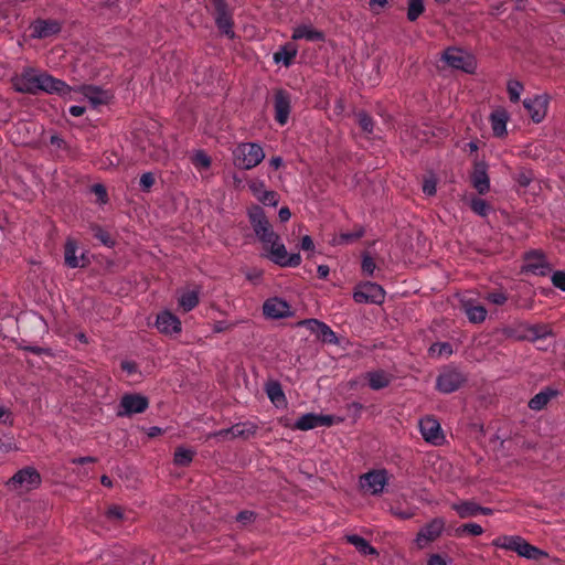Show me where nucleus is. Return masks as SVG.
<instances>
[{"label": "nucleus", "mask_w": 565, "mask_h": 565, "mask_svg": "<svg viewBox=\"0 0 565 565\" xmlns=\"http://www.w3.org/2000/svg\"><path fill=\"white\" fill-rule=\"evenodd\" d=\"M266 394L270 402L277 407L286 404V396L278 382H270L266 385Z\"/></svg>", "instance_id": "obj_31"}, {"label": "nucleus", "mask_w": 565, "mask_h": 565, "mask_svg": "<svg viewBox=\"0 0 565 565\" xmlns=\"http://www.w3.org/2000/svg\"><path fill=\"white\" fill-rule=\"evenodd\" d=\"M198 303L199 297L195 291H188L183 294L179 300V305L184 311L192 310Z\"/></svg>", "instance_id": "obj_36"}, {"label": "nucleus", "mask_w": 565, "mask_h": 565, "mask_svg": "<svg viewBox=\"0 0 565 565\" xmlns=\"http://www.w3.org/2000/svg\"><path fill=\"white\" fill-rule=\"evenodd\" d=\"M94 192L103 200L106 196V190L103 185H94Z\"/></svg>", "instance_id": "obj_64"}, {"label": "nucleus", "mask_w": 565, "mask_h": 565, "mask_svg": "<svg viewBox=\"0 0 565 565\" xmlns=\"http://www.w3.org/2000/svg\"><path fill=\"white\" fill-rule=\"evenodd\" d=\"M419 429L423 438L435 446H439L445 441L439 422L430 416L419 420Z\"/></svg>", "instance_id": "obj_12"}, {"label": "nucleus", "mask_w": 565, "mask_h": 565, "mask_svg": "<svg viewBox=\"0 0 565 565\" xmlns=\"http://www.w3.org/2000/svg\"><path fill=\"white\" fill-rule=\"evenodd\" d=\"M429 353L433 356L441 358V356H449L452 353L451 345L449 343H434L429 348Z\"/></svg>", "instance_id": "obj_38"}, {"label": "nucleus", "mask_w": 565, "mask_h": 565, "mask_svg": "<svg viewBox=\"0 0 565 565\" xmlns=\"http://www.w3.org/2000/svg\"><path fill=\"white\" fill-rule=\"evenodd\" d=\"M446 521L443 518H435L425 524L416 535L415 544L418 548H425L428 544L435 542L444 532Z\"/></svg>", "instance_id": "obj_8"}, {"label": "nucleus", "mask_w": 565, "mask_h": 565, "mask_svg": "<svg viewBox=\"0 0 565 565\" xmlns=\"http://www.w3.org/2000/svg\"><path fill=\"white\" fill-rule=\"evenodd\" d=\"M465 313L472 323H480L486 320L487 310L483 306L465 303Z\"/></svg>", "instance_id": "obj_33"}, {"label": "nucleus", "mask_w": 565, "mask_h": 565, "mask_svg": "<svg viewBox=\"0 0 565 565\" xmlns=\"http://www.w3.org/2000/svg\"><path fill=\"white\" fill-rule=\"evenodd\" d=\"M278 215L281 222H287L290 218L291 213L288 207H281Z\"/></svg>", "instance_id": "obj_59"}, {"label": "nucleus", "mask_w": 565, "mask_h": 565, "mask_svg": "<svg viewBox=\"0 0 565 565\" xmlns=\"http://www.w3.org/2000/svg\"><path fill=\"white\" fill-rule=\"evenodd\" d=\"M317 271L320 278L326 279L330 273V269L327 265H319Z\"/></svg>", "instance_id": "obj_60"}, {"label": "nucleus", "mask_w": 565, "mask_h": 565, "mask_svg": "<svg viewBox=\"0 0 565 565\" xmlns=\"http://www.w3.org/2000/svg\"><path fill=\"white\" fill-rule=\"evenodd\" d=\"M71 89L74 98H68L70 100L87 99L93 107L105 105L113 97L108 90L94 85L71 86Z\"/></svg>", "instance_id": "obj_5"}, {"label": "nucleus", "mask_w": 565, "mask_h": 565, "mask_svg": "<svg viewBox=\"0 0 565 565\" xmlns=\"http://www.w3.org/2000/svg\"><path fill=\"white\" fill-rule=\"evenodd\" d=\"M248 188L257 200L266 192L265 183L262 180H252L248 183Z\"/></svg>", "instance_id": "obj_45"}, {"label": "nucleus", "mask_w": 565, "mask_h": 565, "mask_svg": "<svg viewBox=\"0 0 565 565\" xmlns=\"http://www.w3.org/2000/svg\"><path fill=\"white\" fill-rule=\"evenodd\" d=\"M77 243L72 238H67L65 243L64 258L65 264L71 268L84 267L86 265V258L84 253L77 255Z\"/></svg>", "instance_id": "obj_22"}, {"label": "nucleus", "mask_w": 565, "mask_h": 565, "mask_svg": "<svg viewBox=\"0 0 565 565\" xmlns=\"http://www.w3.org/2000/svg\"><path fill=\"white\" fill-rule=\"evenodd\" d=\"M333 423L332 416L307 413L297 419L294 428L298 430H309L320 426H331Z\"/></svg>", "instance_id": "obj_16"}, {"label": "nucleus", "mask_w": 565, "mask_h": 565, "mask_svg": "<svg viewBox=\"0 0 565 565\" xmlns=\"http://www.w3.org/2000/svg\"><path fill=\"white\" fill-rule=\"evenodd\" d=\"M301 324H307L311 330L317 331L323 341L329 343L337 342L335 333L326 323L310 319L302 321Z\"/></svg>", "instance_id": "obj_27"}, {"label": "nucleus", "mask_w": 565, "mask_h": 565, "mask_svg": "<svg viewBox=\"0 0 565 565\" xmlns=\"http://www.w3.org/2000/svg\"><path fill=\"white\" fill-rule=\"evenodd\" d=\"M451 509L457 512L459 518L468 519L479 515V504L475 501H459L451 504Z\"/></svg>", "instance_id": "obj_28"}, {"label": "nucleus", "mask_w": 565, "mask_h": 565, "mask_svg": "<svg viewBox=\"0 0 565 565\" xmlns=\"http://www.w3.org/2000/svg\"><path fill=\"white\" fill-rule=\"evenodd\" d=\"M444 60L449 66L466 73H473L477 67L473 55L457 47L448 49L444 53Z\"/></svg>", "instance_id": "obj_7"}, {"label": "nucleus", "mask_w": 565, "mask_h": 565, "mask_svg": "<svg viewBox=\"0 0 565 565\" xmlns=\"http://www.w3.org/2000/svg\"><path fill=\"white\" fill-rule=\"evenodd\" d=\"M192 163L199 170L207 169L211 166V159L205 152L198 151L192 157Z\"/></svg>", "instance_id": "obj_42"}, {"label": "nucleus", "mask_w": 565, "mask_h": 565, "mask_svg": "<svg viewBox=\"0 0 565 565\" xmlns=\"http://www.w3.org/2000/svg\"><path fill=\"white\" fill-rule=\"evenodd\" d=\"M264 315L271 319H281L291 315L289 305L279 298H270L263 306Z\"/></svg>", "instance_id": "obj_20"}, {"label": "nucleus", "mask_w": 565, "mask_h": 565, "mask_svg": "<svg viewBox=\"0 0 565 565\" xmlns=\"http://www.w3.org/2000/svg\"><path fill=\"white\" fill-rule=\"evenodd\" d=\"M427 565H448V561L440 554H431L427 561Z\"/></svg>", "instance_id": "obj_53"}, {"label": "nucleus", "mask_w": 565, "mask_h": 565, "mask_svg": "<svg viewBox=\"0 0 565 565\" xmlns=\"http://www.w3.org/2000/svg\"><path fill=\"white\" fill-rule=\"evenodd\" d=\"M254 519V513L250 512V511H243V512H239L236 516V520L238 522H242L244 524L250 522L252 520Z\"/></svg>", "instance_id": "obj_57"}, {"label": "nucleus", "mask_w": 565, "mask_h": 565, "mask_svg": "<svg viewBox=\"0 0 565 565\" xmlns=\"http://www.w3.org/2000/svg\"><path fill=\"white\" fill-rule=\"evenodd\" d=\"M0 423L12 424V415L8 408L0 407Z\"/></svg>", "instance_id": "obj_56"}, {"label": "nucleus", "mask_w": 565, "mask_h": 565, "mask_svg": "<svg viewBox=\"0 0 565 565\" xmlns=\"http://www.w3.org/2000/svg\"><path fill=\"white\" fill-rule=\"evenodd\" d=\"M41 482V477L39 472L32 468L26 467L21 470H19L9 481L8 486L13 490L19 489H34L36 488Z\"/></svg>", "instance_id": "obj_10"}, {"label": "nucleus", "mask_w": 565, "mask_h": 565, "mask_svg": "<svg viewBox=\"0 0 565 565\" xmlns=\"http://www.w3.org/2000/svg\"><path fill=\"white\" fill-rule=\"evenodd\" d=\"M14 87L20 93L35 94L39 90L56 94L62 98H74L71 86L64 81L53 77L46 72H38L32 67L24 68L14 79Z\"/></svg>", "instance_id": "obj_2"}, {"label": "nucleus", "mask_w": 565, "mask_h": 565, "mask_svg": "<svg viewBox=\"0 0 565 565\" xmlns=\"http://www.w3.org/2000/svg\"><path fill=\"white\" fill-rule=\"evenodd\" d=\"M465 382V377L456 369H447L437 377L436 386L441 393L449 394L457 391Z\"/></svg>", "instance_id": "obj_14"}, {"label": "nucleus", "mask_w": 565, "mask_h": 565, "mask_svg": "<svg viewBox=\"0 0 565 565\" xmlns=\"http://www.w3.org/2000/svg\"><path fill=\"white\" fill-rule=\"evenodd\" d=\"M486 300H488L491 303L501 306L508 300V297L505 294H503L501 291H494V292H489L486 296Z\"/></svg>", "instance_id": "obj_47"}, {"label": "nucleus", "mask_w": 565, "mask_h": 565, "mask_svg": "<svg viewBox=\"0 0 565 565\" xmlns=\"http://www.w3.org/2000/svg\"><path fill=\"white\" fill-rule=\"evenodd\" d=\"M523 270L536 276H546L551 273L552 267L542 253L533 250L525 255Z\"/></svg>", "instance_id": "obj_15"}, {"label": "nucleus", "mask_w": 565, "mask_h": 565, "mask_svg": "<svg viewBox=\"0 0 565 565\" xmlns=\"http://www.w3.org/2000/svg\"><path fill=\"white\" fill-rule=\"evenodd\" d=\"M471 210L480 215V216H487L490 211V205L482 199L475 198L470 202Z\"/></svg>", "instance_id": "obj_39"}, {"label": "nucleus", "mask_w": 565, "mask_h": 565, "mask_svg": "<svg viewBox=\"0 0 565 565\" xmlns=\"http://www.w3.org/2000/svg\"><path fill=\"white\" fill-rule=\"evenodd\" d=\"M548 99L545 95H535L523 100L524 108L535 122H540L546 116Z\"/></svg>", "instance_id": "obj_18"}, {"label": "nucleus", "mask_w": 565, "mask_h": 565, "mask_svg": "<svg viewBox=\"0 0 565 565\" xmlns=\"http://www.w3.org/2000/svg\"><path fill=\"white\" fill-rule=\"evenodd\" d=\"M248 215L256 236L263 243L264 248L269 252V257L275 264L281 267H297L300 265V254L287 253L285 245L280 243L278 234L273 230L262 207L253 206Z\"/></svg>", "instance_id": "obj_1"}, {"label": "nucleus", "mask_w": 565, "mask_h": 565, "mask_svg": "<svg viewBox=\"0 0 565 565\" xmlns=\"http://www.w3.org/2000/svg\"><path fill=\"white\" fill-rule=\"evenodd\" d=\"M215 11V23L218 30L233 39L235 33L233 31V19L228 11L227 4L224 0H212Z\"/></svg>", "instance_id": "obj_13"}, {"label": "nucleus", "mask_w": 565, "mask_h": 565, "mask_svg": "<svg viewBox=\"0 0 565 565\" xmlns=\"http://www.w3.org/2000/svg\"><path fill=\"white\" fill-rule=\"evenodd\" d=\"M463 533H468L472 536H479L483 533V529L477 523H466L456 530V534L458 536L462 535Z\"/></svg>", "instance_id": "obj_40"}, {"label": "nucleus", "mask_w": 565, "mask_h": 565, "mask_svg": "<svg viewBox=\"0 0 565 565\" xmlns=\"http://www.w3.org/2000/svg\"><path fill=\"white\" fill-rule=\"evenodd\" d=\"M423 192L429 196L436 193V180L434 178H429L424 181Z\"/></svg>", "instance_id": "obj_52"}, {"label": "nucleus", "mask_w": 565, "mask_h": 565, "mask_svg": "<svg viewBox=\"0 0 565 565\" xmlns=\"http://www.w3.org/2000/svg\"><path fill=\"white\" fill-rule=\"evenodd\" d=\"M360 488L366 493L377 495L383 492L388 483V475L385 469L372 470L360 477Z\"/></svg>", "instance_id": "obj_6"}, {"label": "nucleus", "mask_w": 565, "mask_h": 565, "mask_svg": "<svg viewBox=\"0 0 565 565\" xmlns=\"http://www.w3.org/2000/svg\"><path fill=\"white\" fill-rule=\"evenodd\" d=\"M385 298L384 289L375 282L361 284L353 294L358 303H382Z\"/></svg>", "instance_id": "obj_9"}, {"label": "nucleus", "mask_w": 565, "mask_h": 565, "mask_svg": "<svg viewBox=\"0 0 565 565\" xmlns=\"http://www.w3.org/2000/svg\"><path fill=\"white\" fill-rule=\"evenodd\" d=\"M269 164L270 167H273L274 169H279L282 164V159L280 157H273L270 160H269Z\"/></svg>", "instance_id": "obj_63"}, {"label": "nucleus", "mask_w": 565, "mask_h": 565, "mask_svg": "<svg viewBox=\"0 0 565 565\" xmlns=\"http://www.w3.org/2000/svg\"><path fill=\"white\" fill-rule=\"evenodd\" d=\"M294 40H307L310 42H318L324 39V35L321 31L313 29L311 25L301 24L294 29L292 36Z\"/></svg>", "instance_id": "obj_26"}, {"label": "nucleus", "mask_w": 565, "mask_h": 565, "mask_svg": "<svg viewBox=\"0 0 565 565\" xmlns=\"http://www.w3.org/2000/svg\"><path fill=\"white\" fill-rule=\"evenodd\" d=\"M194 451L184 447H179L174 451L173 461L177 466H189L193 459Z\"/></svg>", "instance_id": "obj_35"}, {"label": "nucleus", "mask_w": 565, "mask_h": 565, "mask_svg": "<svg viewBox=\"0 0 565 565\" xmlns=\"http://www.w3.org/2000/svg\"><path fill=\"white\" fill-rule=\"evenodd\" d=\"M256 433V426L250 423L236 424L227 429H221L211 434L209 437H217L222 439H231L243 437L247 438Z\"/></svg>", "instance_id": "obj_19"}, {"label": "nucleus", "mask_w": 565, "mask_h": 565, "mask_svg": "<svg viewBox=\"0 0 565 565\" xmlns=\"http://www.w3.org/2000/svg\"><path fill=\"white\" fill-rule=\"evenodd\" d=\"M497 547L516 552L520 556L529 559H539L544 553L527 543L524 539L518 535H504L493 541Z\"/></svg>", "instance_id": "obj_4"}, {"label": "nucleus", "mask_w": 565, "mask_h": 565, "mask_svg": "<svg viewBox=\"0 0 565 565\" xmlns=\"http://www.w3.org/2000/svg\"><path fill=\"white\" fill-rule=\"evenodd\" d=\"M84 113H85V107H83V106L74 105V106L70 107V114L74 117H79V116L84 115Z\"/></svg>", "instance_id": "obj_58"}, {"label": "nucleus", "mask_w": 565, "mask_h": 565, "mask_svg": "<svg viewBox=\"0 0 565 565\" xmlns=\"http://www.w3.org/2000/svg\"><path fill=\"white\" fill-rule=\"evenodd\" d=\"M265 153L263 148L255 142L239 143L233 150V162L235 167L244 170H249L258 166Z\"/></svg>", "instance_id": "obj_3"}, {"label": "nucleus", "mask_w": 565, "mask_h": 565, "mask_svg": "<svg viewBox=\"0 0 565 565\" xmlns=\"http://www.w3.org/2000/svg\"><path fill=\"white\" fill-rule=\"evenodd\" d=\"M473 188L479 194H484L490 189V180L487 174V166L483 162L475 164L473 173L471 175Z\"/></svg>", "instance_id": "obj_24"}, {"label": "nucleus", "mask_w": 565, "mask_h": 565, "mask_svg": "<svg viewBox=\"0 0 565 565\" xmlns=\"http://www.w3.org/2000/svg\"><path fill=\"white\" fill-rule=\"evenodd\" d=\"M365 379L372 390L379 391L387 387L392 382L393 376L383 370H376L367 372L365 374Z\"/></svg>", "instance_id": "obj_25"}, {"label": "nucleus", "mask_w": 565, "mask_h": 565, "mask_svg": "<svg viewBox=\"0 0 565 565\" xmlns=\"http://www.w3.org/2000/svg\"><path fill=\"white\" fill-rule=\"evenodd\" d=\"M554 395V391H542L530 399L529 407L533 411H541L546 406V404Z\"/></svg>", "instance_id": "obj_34"}, {"label": "nucleus", "mask_w": 565, "mask_h": 565, "mask_svg": "<svg viewBox=\"0 0 565 565\" xmlns=\"http://www.w3.org/2000/svg\"><path fill=\"white\" fill-rule=\"evenodd\" d=\"M96 459L94 457H79L73 460L74 463L84 465L88 462H95Z\"/></svg>", "instance_id": "obj_62"}, {"label": "nucleus", "mask_w": 565, "mask_h": 565, "mask_svg": "<svg viewBox=\"0 0 565 565\" xmlns=\"http://www.w3.org/2000/svg\"><path fill=\"white\" fill-rule=\"evenodd\" d=\"M523 92V85L519 81H510L508 83V94L511 102L516 103Z\"/></svg>", "instance_id": "obj_41"}, {"label": "nucleus", "mask_w": 565, "mask_h": 565, "mask_svg": "<svg viewBox=\"0 0 565 565\" xmlns=\"http://www.w3.org/2000/svg\"><path fill=\"white\" fill-rule=\"evenodd\" d=\"M552 282L555 287L565 291V273L564 271H555L552 275Z\"/></svg>", "instance_id": "obj_50"}, {"label": "nucleus", "mask_w": 565, "mask_h": 565, "mask_svg": "<svg viewBox=\"0 0 565 565\" xmlns=\"http://www.w3.org/2000/svg\"><path fill=\"white\" fill-rule=\"evenodd\" d=\"M300 248L302 250H305V252H313L315 250V244H313L312 238L310 236H308V235H305L301 238Z\"/></svg>", "instance_id": "obj_54"}, {"label": "nucleus", "mask_w": 565, "mask_h": 565, "mask_svg": "<svg viewBox=\"0 0 565 565\" xmlns=\"http://www.w3.org/2000/svg\"><path fill=\"white\" fill-rule=\"evenodd\" d=\"M32 36L44 39L60 32L61 25L54 20H38L31 25Z\"/></svg>", "instance_id": "obj_23"}, {"label": "nucleus", "mask_w": 565, "mask_h": 565, "mask_svg": "<svg viewBox=\"0 0 565 565\" xmlns=\"http://www.w3.org/2000/svg\"><path fill=\"white\" fill-rule=\"evenodd\" d=\"M258 201L265 205L276 206L279 201V195L275 191L266 190Z\"/></svg>", "instance_id": "obj_46"}, {"label": "nucleus", "mask_w": 565, "mask_h": 565, "mask_svg": "<svg viewBox=\"0 0 565 565\" xmlns=\"http://www.w3.org/2000/svg\"><path fill=\"white\" fill-rule=\"evenodd\" d=\"M148 405L147 397L139 394H126L120 399L117 415L119 417H127L132 414H140L147 409Z\"/></svg>", "instance_id": "obj_11"}, {"label": "nucleus", "mask_w": 565, "mask_h": 565, "mask_svg": "<svg viewBox=\"0 0 565 565\" xmlns=\"http://www.w3.org/2000/svg\"><path fill=\"white\" fill-rule=\"evenodd\" d=\"M121 367L127 371L128 374H132L136 371V365L132 362H122Z\"/></svg>", "instance_id": "obj_61"}, {"label": "nucleus", "mask_w": 565, "mask_h": 565, "mask_svg": "<svg viewBox=\"0 0 565 565\" xmlns=\"http://www.w3.org/2000/svg\"><path fill=\"white\" fill-rule=\"evenodd\" d=\"M356 117H358V122H359L360 127L362 128V130L367 134H372L373 132L372 118L366 113H363V111L359 113L356 115Z\"/></svg>", "instance_id": "obj_43"}, {"label": "nucleus", "mask_w": 565, "mask_h": 565, "mask_svg": "<svg viewBox=\"0 0 565 565\" xmlns=\"http://www.w3.org/2000/svg\"><path fill=\"white\" fill-rule=\"evenodd\" d=\"M95 237L98 238L106 246H113L114 244V241L108 235V233L99 227L95 230Z\"/></svg>", "instance_id": "obj_51"}, {"label": "nucleus", "mask_w": 565, "mask_h": 565, "mask_svg": "<svg viewBox=\"0 0 565 565\" xmlns=\"http://www.w3.org/2000/svg\"><path fill=\"white\" fill-rule=\"evenodd\" d=\"M139 183L143 191H149L154 184V175L151 172H146L140 177Z\"/></svg>", "instance_id": "obj_48"}, {"label": "nucleus", "mask_w": 565, "mask_h": 565, "mask_svg": "<svg viewBox=\"0 0 565 565\" xmlns=\"http://www.w3.org/2000/svg\"><path fill=\"white\" fill-rule=\"evenodd\" d=\"M390 511L394 516L401 520L412 519L416 513L415 509H402L401 507H391Z\"/></svg>", "instance_id": "obj_44"}, {"label": "nucleus", "mask_w": 565, "mask_h": 565, "mask_svg": "<svg viewBox=\"0 0 565 565\" xmlns=\"http://www.w3.org/2000/svg\"><path fill=\"white\" fill-rule=\"evenodd\" d=\"M290 95L284 89H277L275 92L274 107H275V119L284 126L289 118L290 114Z\"/></svg>", "instance_id": "obj_17"}, {"label": "nucleus", "mask_w": 565, "mask_h": 565, "mask_svg": "<svg viewBox=\"0 0 565 565\" xmlns=\"http://www.w3.org/2000/svg\"><path fill=\"white\" fill-rule=\"evenodd\" d=\"M348 543L352 544L363 555H376V550L370 545V543L355 534L347 536Z\"/></svg>", "instance_id": "obj_32"}, {"label": "nucleus", "mask_w": 565, "mask_h": 565, "mask_svg": "<svg viewBox=\"0 0 565 565\" xmlns=\"http://www.w3.org/2000/svg\"><path fill=\"white\" fill-rule=\"evenodd\" d=\"M491 127L494 136L502 137L507 132L508 115L504 110H495L490 116Z\"/></svg>", "instance_id": "obj_29"}, {"label": "nucleus", "mask_w": 565, "mask_h": 565, "mask_svg": "<svg viewBox=\"0 0 565 565\" xmlns=\"http://www.w3.org/2000/svg\"><path fill=\"white\" fill-rule=\"evenodd\" d=\"M122 515H124V513H122L121 508H119L117 505L110 507L107 511V516L109 519L121 520Z\"/></svg>", "instance_id": "obj_55"}, {"label": "nucleus", "mask_w": 565, "mask_h": 565, "mask_svg": "<svg viewBox=\"0 0 565 565\" xmlns=\"http://www.w3.org/2000/svg\"><path fill=\"white\" fill-rule=\"evenodd\" d=\"M423 0H408L407 19L409 21H416L418 17L424 12Z\"/></svg>", "instance_id": "obj_37"}, {"label": "nucleus", "mask_w": 565, "mask_h": 565, "mask_svg": "<svg viewBox=\"0 0 565 565\" xmlns=\"http://www.w3.org/2000/svg\"><path fill=\"white\" fill-rule=\"evenodd\" d=\"M156 326L160 332L166 334L179 333L181 331L179 318L169 311L158 315Z\"/></svg>", "instance_id": "obj_21"}, {"label": "nucleus", "mask_w": 565, "mask_h": 565, "mask_svg": "<svg viewBox=\"0 0 565 565\" xmlns=\"http://www.w3.org/2000/svg\"><path fill=\"white\" fill-rule=\"evenodd\" d=\"M297 52L296 45L288 43L274 53V61L276 63H282L285 66H289L296 57Z\"/></svg>", "instance_id": "obj_30"}, {"label": "nucleus", "mask_w": 565, "mask_h": 565, "mask_svg": "<svg viewBox=\"0 0 565 565\" xmlns=\"http://www.w3.org/2000/svg\"><path fill=\"white\" fill-rule=\"evenodd\" d=\"M375 268H376V265H375L374 259L370 256H364L363 260H362L363 271L366 275L372 276L374 274Z\"/></svg>", "instance_id": "obj_49"}]
</instances>
